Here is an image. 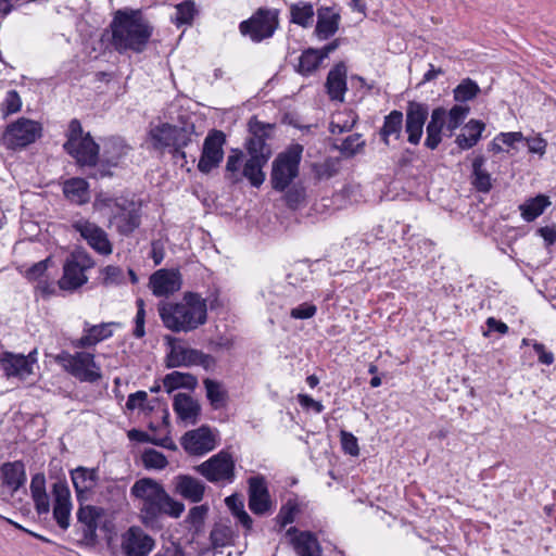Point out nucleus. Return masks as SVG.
<instances>
[{
    "label": "nucleus",
    "instance_id": "de8ad7c7",
    "mask_svg": "<svg viewBox=\"0 0 556 556\" xmlns=\"http://www.w3.org/2000/svg\"><path fill=\"white\" fill-rule=\"evenodd\" d=\"M365 146L366 141L362 139V135L353 134L343 139L340 146H336V149H338L344 157H353L363 152Z\"/></svg>",
    "mask_w": 556,
    "mask_h": 556
},
{
    "label": "nucleus",
    "instance_id": "ddd939ff",
    "mask_svg": "<svg viewBox=\"0 0 556 556\" xmlns=\"http://www.w3.org/2000/svg\"><path fill=\"white\" fill-rule=\"evenodd\" d=\"M226 135L222 130L212 129L204 139L202 153L198 163V169L208 174L219 166L224 159V144Z\"/></svg>",
    "mask_w": 556,
    "mask_h": 556
},
{
    "label": "nucleus",
    "instance_id": "412c9836",
    "mask_svg": "<svg viewBox=\"0 0 556 556\" xmlns=\"http://www.w3.org/2000/svg\"><path fill=\"white\" fill-rule=\"evenodd\" d=\"M31 353L27 356L23 354H14L12 352H3L0 355V370L7 378L25 379L33 372Z\"/></svg>",
    "mask_w": 556,
    "mask_h": 556
},
{
    "label": "nucleus",
    "instance_id": "4d7b16f0",
    "mask_svg": "<svg viewBox=\"0 0 556 556\" xmlns=\"http://www.w3.org/2000/svg\"><path fill=\"white\" fill-rule=\"evenodd\" d=\"M340 439L344 453L351 456H357L359 454L358 441L353 433L341 430Z\"/></svg>",
    "mask_w": 556,
    "mask_h": 556
},
{
    "label": "nucleus",
    "instance_id": "338daca9",
    "mask_svg": "<svg viewBox=\"0 0 556 556\" xmlns=\"http://www.w3.org/2000/svg\"><path fill=\"white\" fill-rule=\"evenodd\" d=\"M34 501L35 509L38 515H47L50 511V498L46 492L37 493L31 495Z\"/></svg>",
    "mask_w": 556,
    "mask_h": 556
},
{
    "label": "nucleus",
    "instance_id": "3c124183",
    "mask_svg": "<svg viewBox=\"0 0 556 556\" xmlns=\"http://www.w3.org/2000/svg\"><path fill=\"white\" fill-rule=\"evenodd\" d=\"M194 3L192 1H185L176 5V12L170 20L177 26L191 24L194 17Z\"/></svg>",
    "mask_w": 556,
    "mask_h": 556
},
{
    "label": "nucleus",
    "instance_id": "dca6fc26",
    "mask_svg": "<svg viewBox=\"0 0 556 556\" xmlns=\"http://www.w3.org/2000/svg\"><path fill=\"white\" fill-rule=\"evenodd\" d=\"M180 444L189 455L202 456L216 447L217 440L210 427L201 426L187 431L181 437Z\"/></svg>",
    "mask_w": 556,
    "mask_h": 556
},
{
    "label": "nucleus",
    "instance_id": "f704fd0d",
    "mask_svg": "<svg viewBox=\"0 0 556 556\" xmlns=\"http://www.w3.org/2000/svg\"><path fill=\"white\" fill-rule=\"evenodd\" d=\"M485 124L478 119H470L464 127L463 132L456 137L455 142L463 150L475 147L481 138Z\"/></svg>",
    "mask_w": 556,
    "mask_h": 556
},
{
    "label": "nucleus",
    "instance_id": "49530a36",
    "mask_svg": "<svg viewBox=\"0 0 556 556\" xmlns=\"http://www.w3.org/2000/svg\"><path fill=\"white\" fill-rule=\"evenodd\" d=\"M195 135V127L192 123H186L182 126L173 125L172 148H186Z\"/></svg>",
    "mask_w": 556,
    "mask_h": 556
},
{
    "label": "nucleus",
    "instance_id": "c85d7f7f",
    "mask_svg": "<svg viewBox=\"0 0 556 556\" xmlns=\"http://www.w3.org/2000/svg\"><path fill=\"white\" fill-rule=\"evenodd\" d=\"M71 478L77 495V500L81 502L85 500V494L92 491L97 485L99 477L97 469H89L79 466L71 470Z\"/></svg>",
    "mask_w": 556,
    "mask_h": 556
},
{
    "label": "nucleus",
    "instance_id": "e433bc0d",
    "mask_svg": "<svg viewBox=\"0 0 556 556\" xmlns=\"http://www.w3.org/2000/svg\"><path fill=\"white\" fill-rule=\"evenodd\" d=\"M403 128V113L397 110L391 111L383 118V125L379 130V135L384 144L389 146V138L394 136L395 139H400Z\"/></svg>",
    "mask_w": 556,
    "mask_h": 556
},
{
    "label": "nucleus",
    "instance_id": "a878e982",
    "mask_svg": "<svg viewBox=\"0 0 556 556\" xmlns=\"http://www.w3.org/2000/svg\"><path fill=\"white\" fill-rule=\"evenodd\" d=\"M102 509L96 506H80L77 510V521L81 526L83 539L87 544H94L97 541L98 519Z\"/></svg>",
    "mask_w": 556,
    "mask_h": 556
},
{
    "label": "nucleus",
    "instance_id": "5701e85b",
    "mask_svg": "<svg viewBox=\"0 0 556 556\" xmlns=\"http://www.w3.org/2000/svg\"><path fill=\"white\" fill-rule=\"evenodd\" d=\"M149 285L154 295L167 296L180 289V274L175 270L159 269L150 277Z\"/></svg>",
    "mask_w": 556,
    "mask_h": 556
},
{
    "label": "nucleus",
    "instance_id": "e2e57ef3",
    "mask_svg": "<svg viewBox=\"0 0 556 556\" xmlns=\"http://www.w3.org/2000/svg\"><path fill=\"white\" fill-rule=\"evenodd\" d=\"M308 269L305 264H296L292 270L288 274L287 279L290 285L298 286L305 281L308 276Z\"/></svg>",
    "mask_w": 556,
    "mask_h": 556
},
{
    "label": "nucleus",
    "instance_id": "f3484780",
    "mask_svg": "<svg viewBox=\"0 0 556 556\" xmlns=\"http://www.w3.org/2000/svg\"><path fill=\"white\" fill-rule=\"evenodd\" d=\"M428 115V104L417 101L407 102L405 132L407 134V141L409 143L417 146L420 142Z\"/></svg>",
    "mask_w": 556,
    "mask_h": 556
},
{
    "label": "nucleus",
    "instance_id": "7ed1b4c3",
    "mask_svg": "<svg viewBox=\"0 0 556 556\" xmlns=\"http://www.w3.org/2000/svg\"><path fill=\"white\" fill-rule=\"evenodd\" d=\"M165 328L179 332H191L207 320L206 301L200 294L187 292L180 302H161L157 306Z\"/></svg>",
    "mask_w": 556,
    "mask_h": 556
},
{
    "label": "nucleus",
    "instance_id": "6e6552de",
    "mask_svg": "<svg viewBox=\"0 0 556 556\" xmlns=\"http://www.w3.org/2000/svg\"><path fill=\"white\" fill-rule=\"evenodd\" d=\"M55 361L68 374L81 382H97L102 378L100 366L94 361V355L88 352L71 354L62 351L55 356Z\"/></svg>",
    "mask_w": 556,
    "mask_h": 556
},
{
    "label": "nucleus",
    "instance_id": "cd10ccee",
    "mask_svg": "<svg viewBox=\"0 0 556 556\" xmlns=\"http://www.w3.org/2000/svg\"><path fill=\"white\" fill-rule=\"evenodd\" d=\"M175 491L185 500L199 503L204 497L205 484L192 476L179 475L175 478Z\"/></svg>",
    "mask_w": 556,
    "mask_h": 556
},
{
    "label": "nucleus",
    "instance_id": "37998d69",
    "mask_svg": "<svg viewBox=\"0 0 556 556\" xmlns=\"http://www.w3.org/2000/svg\"><path fill=\"white\" fill-rule=\"evenodd\" d=\"M150 137L154 149L163 150L165 148H172L173 125L164 123L152 128L150 130Z\"/></svg>",
    "mask_w": 556,
    "mask_h": 556
},
{
    "label": "nucleus",
    "instance_id": "39448f33",
    "mask_svg": "<svg viewBox=\"0 0 556 556\" xmlns=\"http://www.w3.org/2000/svg\"><path fill=\"white\" fill-rule=\"evenodd\" d=\"M63 148L83 166L96 165L99 157V144L89 132H84L80 122L76 118L70 122L67 140Z\"/></svg>",
    "mask_w": 556,
    "mask_h": 556
},
{
    "label": "nucleus",
    "instance_id": "a19ab883",
    "mask_svg": "<svg viewBox=\"0 0 556 556\" xmlns=\"http://www.w3.org/2000/svg\"><path fill=\"white\" fill-rule=\"evenodd\" d=\"M548 204L549 201L544 195H538L533 199H530L519 206L521 216L525 220L532 222L543 214Z\"/></svg>",
    "mask_w": 556,
    "mask_h": 556
},
{
    "label": "nucleus",
    "instance_id": "13d9d810",
    "mask_svg": "<svg viewBox=\"0 0 556 556\" xmlns=\"http://www.w3.org/2000/svg\"><path fill=\"white\" fill-rule=\"evenodd\" d=\"M101 275L103 276V285L112 286L118 285L123 281V270L118 266L109 265L101 270Z\"/></svg>",
    "mask_w": 556,
    "mask_h": 556
},
{
    "label": "nucleus",
    "instance_id": "b1692460",
    "mask_svg": "<svg viewBox=\"0 0 556 556\" xmlns=\"http://www.w3.org/2000/svg\"><path fill=\"white\" fill-rule=\"evenodd\" d=\"M298 556H321V548L315 534L308 531H299L295 527L287 530Z\"/></svg>",
    "mask_w": 556,
    "mask_h": 556
},
{
    "label": "nucleus",
    "instance_id": "864d4df0",
    "mask_svg": "<svg viewBox=\"0 0 556 556\" xmlns=\"http://www.w3.org/2000/svg\"><path fill=\"white\" fill-rule=\"evenodd\" d=\"M479 86L471 79H465L454 89V99L466 102L473 99L479 92Z\"/></svg>",
    "mask_w": 556,
    "mask_h": 556
},
{
    "label": "nucleus",
    "instance_id": "9d476101",
    "mask_svg": "<svg viewBox=\"0 0 556 556\" xmlns=\"http://www.w3.org/2000/svg\"><path fill=\"white\" fill-rule=\"evenodd\" d=\"M167 342L170 346V350L166 357V366L168 368L174 367H191V366H202L205 370H210L216 365L215 358L205 354L204 352L187 348L178 344L179 341L177 338L167 337Z\"/></svg>",
    "mask_w": 556,
    "mask_h": 556
},
{
    "label": "nucleus",
    "instance_id": "c03bdc74",
    "mask_svg": "<svg viewBox=\"0 0 556 556\" xmlns=\"http://www.w3.org/2000/svg\"><path fill=\"white\" fill-rule=\"evenodd\" d=\"M320 64L321 63L319 61L317 50L314 48H308L304 50L300 55L296 71L304 76H308L313 74L320 66Z\"/></svg>",
    "mask_w": 556,
    "mask_h": 556
},
{
    "label": "nucleus",
    "instance_id": "6e6d98bb",
    "mask_svg": "<svg viewBox=\"0 0 556 556\" xmlns=\"http://www.w3.org/2000/svg\"><path fill=\"white\" fill-rule=\"evenodd\" d=\"M22 100L16 90H10L2 103V113L8 116L21 110Z\"/></svg>",
    "mask_w": 556,
    "mask_h": 556
},
{
    "label": "nucleus",
    "instance_id": "0e129e2a",
    "mask_svg": "<svg viewBox=\"0 0 556 556\" xmlns=\"http://www.w3.org/2000/svg\"><path fill=\"white\" fill-rule=\"evenodd\" d=\"M51 262V258L48 257L43 261H40L36 264H34L31 267H29L27 270H26V278L28 280H40L45 273L47 271L48 269V265L49 263Z\"/></svg>",
    "mask_w": 556,
    "mask_h": 556
},
{
    "label": "nucleus",
    "instance_id": "c9c22d12",
    "mask_svg": "<svg viewBox=\"0 0 556 556\" xmlns=\"http://www.w3.org/2000/svg\"><path fill=\"white\" fill-rule=\"evenodd\" d=\"M485 157L478 155L472 161L471 185L482 193H488L492 189V178L484 168Z\"/></svg>",
    "mask_w": 556,
    "mask_h": 556
},
{
    "label": "nucleus",
    "instance_id": "bb28decb",
    "mask_svg": "<svg viewBox=\"0 0 556 556\" xmlns=\"http://www.w3.org/2000/svg\"><path fill=\"white\" fill-rule=\"evenodd\" d=\"M447 111L444 108H435L432 110L430 121L426 127L425 146L430 150H435L442 141L443 129H446Z\"/></svg>",
    "mask_w": 556,
    "mask_h": 556
},
{
    "label": "nucleus",
    "instance_id": "4468645a",
    "mask_svg": "<svg viewBox=\"0 0 556 556\" xmlns=\"http://www.w3.org/2000/svg\"><path fill=\"white\" fill-rule=\"evenodd\" d=\"M72 228L99 254L109 255L112 253V243L108 233L97 224L79 218L72 223Z\"/></svg>",
    "mask_w": 556,
    "mask_h": 556
},
{
    "label": "nucleus",
    "instance_id": "393cba45",
    "mask_svg": "<svg viewBox=\"0 0 556 556\" xmlns=\"http://www.w3.org/2000/svg\"><path fill=\"white\" fill-rule=\"evenodd\" d=\"M341 15L332 7H320L317 10V23L315 35L319 40H327L332 37L339 29Z\"/></svg>",
    "mask_w": 556,
    "mask_h": 556
},
{
    "label": "nucleus",
    "instance_id": "052dcab7",
    "mask_svg": "<svg viewBox=\"0 0 556 556\" xmlns=\"http://www.w3.org/2000/svg\"><path fill=\"white\" fill-rule=\"evenodd\" d=\"M317 313V306L313 303L304 302L290 311V317L293 319H309Z\"/></svg>",
    "mask_w": 556,
    "mask_h": 556
},
{
    "label": "nucleus",
    "instance_id": "c756f323",
    "mask_svg": "<svg viewBox=\"0 0 556 556\" xmlns=\"http://www.w3.org/2000/svg\"><path fill=\"white\" fill-rule=\"evenodd\" d=\"M2 485L13 495L26 482L25 466L21 460L4 463L0 468Z\"/></svg>",
    "mask_w": 556,
    "mask_h": 556
},
{
    "label": "nucleus",
    "instance_id": "5fc2aeb1",
    "mask_svg": "<svg viewBox=\"0 0 556 556\" xmlns=\"http://www.w3.org/2000/svg\"><path fill=\"white\" fill-rule=\"evenodd\" d=\"M129 151V148L121 141L113 140L105 148L106 161L110 165L116 166L119 160L125 156Z\"/></svg>",
    "mask_w": 556,
    "mask_h": 556
},
{
    "label": "nucleus",
    "instance_id": "f257e3e1",
    "mask_svg": "<svg viewBox=\"0 0 556 556\" xmlns=\"http://www.w3.org/2000/svg\"><path fill=\"white\" fill-rule=\"evenodd\" d=\"M153 31L141 10L121 9L114 13L103 38L108 37L109 46L119 54H139L147 49Z\"/></svg>",
    "mask_w": 556,
    "mask_h": 556
},
{
    "label": "nucleus",
    "instance_id": "bf43d9fd",
    "mask_svg": "<svg viewBox=\"0 0 556 556\" xmlns=\"http://www.w3.org/2000/svg\"><path fill=\"white\" fill-rule=\"evenodd\" d=\"M313 169L318 179H329L338 172L337 164L332 160H326L320 164H314Z\"/></svg>",
    "mask_w": 556,
    "mask_h": 556
},
{
    "label": "nucleus",
    "instance_id": "4be33fe9",
    "mask_svg": "<svg viewBox=\"0 0 556 556\" xmlns=\"http://www.w3.org/2000/svg\"><path fill=\"white\" fill-rule=\"evenodd\" d=\"M116 323H101L99 325H91L88 321L84 323V334L72 341V346L75 349H86L98 344L99 342L112 337V326H117Z\"/></svg>",
    "mask_w": 556,
    "mask_h": 556
},
{
    "label": "nucleus",
    "instance_id": "1a4fd4ad",
    "mask_svg": "<svg viewBox=\"0 0 556 556\" xmlns=\"http://www.w3.org/2000/svg\"><path fill=\"white\" fill-rule=\"evenodd\" d=\"M194 470L215 484L232 483L236 478V466L231 454L220 451L207 460L194 467Z\"/></svg>",
    "mask_w": 556,
    "mask_h": 556
},
{
    "label": "nucleus",
    "instance_id": "4c0bfd02",
    "mask_svg": "<svg viewBox=\"0 0 556 556\" xmlns=\"http://www.w3.org/2000/svg\"><path fill=\"white\" fill-rule=\"evenodd\" d=\"M314 7L311 2L299 1L290 4V23L308 28L314 22Z\"/></svg>",
    "mask_w": 556,
    "mask_h": 556
},
{
    "label": "nucleus",
    "instance_id": "f8f14e48",
    "mask_svg": "<svg viewBox=\"0 0 556 556\" xmlns=\"http://www.w3.org/2000/svg\"><path fill=\"white\" fill-rule=\"evenodd\" d=\"M41 131L42 127L38 122L21 117L7 127L3 139L8 148L22 149L35 142Z\"/></svg>",
    "mask_w": 556,
    "mask_h": 556
},
{
    "label": "nucleus",
    "instance_id": "2eb2a0df",
    "mask_svg": "<svg viewBox=\"0 0 556 556\" xmlns=\"http://www.w3.org/2000/svg\"><path fill=\"white\" fill-rule=\"evenodd\" d=\"M154 546L155 540L139 526H131L122 534L124 556H149Z\"/></svg>",
    "mask_w": 556,
    "mask_h": 556
},
{
    "label": "nucleus",
    "instance_id": "774afa93",
    "mask_svg": "<svg viewBox=\"0 0 556 556\" xmlns=\"http://www.w3.org/2000/svg\"><path fill=\"white\" fill-rule=\"evenodd\" d=\"M154 556H186V554L180 545L172 543L167 546H162Z\"/></svg>",
    "mask_w": 556,
    "mask_h": 556
},
{
    "label": "nucleus",
    "instance_id": "603ef678",
    "mask_svg": "<svg viewBox=\"0 0 556 556\" xmlns=\"http://www.w3.org/2000/svg\"><path fill=\"white\" fill-rule=\"evenodd\" d=\"M142 463L147 469L156 470H162L168 465L166 456L154 448H148L143 452Z\"/></svg>",
    "mask_w": 556,
    "mask_h": 556
},
{
    "label": "nucleus",
    "instance_id": "aec40b11",
    "mask_svg": "<svg viewBox=\"0 0 556 556\" xmlns=\"http://www.w3.org/2000/svg\"><path fill=\"white\" fill-rule=\"evenodd\" d=\"M249 508L255 515H265L271 509V500L266 479L263 476H253L248 480Z\"/></svg>",
    "mask_w": 556,
    "mask_h": 556
},
{
    "label": "nucleus",
    "instance_id": "ea45409f",
    "mask_svg": "<svg viewBox=\"0 0 556 556\" xmlns=\"http://www.w3.org/2000/svg\"><path fill=\"white\" fill-rule=\"evenodd\" d=\"M203 384L206 391V397L214 409L224 407L228 400V393L224 386L216 380L205 378Z\"/></svg>",
    "mask_w": 556,
    "mask_h": 556
},
{
    "label": "nucleus",
    "instance_id": "a211bd4d",
    "mask_svg": "<svg viewBox=\"0 0 556 556\" xmlns=\"http://www.w3.org/2000/svg\"><path fill=\"white\" fill-rule=\"evenodd\" d=\"M250 137L247 140L245 148L250 157L256 155L257 157L265 156L270 159L271 149L266 143V139L269 136L271 125L264 124L255 118L249 122Z\"/></svg>",
    "mask_w": 556,
    "mask_h": 556
},
{
    "label": "nucleus",
    "instance_id": "7c9ffc66",
    "mask_svg": "<svg viewBox=\"0 0 556 556\" xmlns=\"http://www.w3.org/2000/svg\"><path fill=\"white\" fill-rule=\"evenodd\" d=\"M329 97L332 100L343 101L346 91V66L340 62L330 70L326 80Z\"/></svg>",
    "mask_w": 556,
    "mask_h": 556
},
{
    "label": "nucleus",
    "instance_id": "6ab92c4d",
    "mask_svg": "<svg viewBox=\"0 0 556 556\" xmlns=\"http://www.w3.org/2000/svg\"><path fill=\"white\" fill-rule=\"evenodd\" d=\"M53 518L62 530L70 527V518L72 510L71 491L64 480H59L52 485Z\"/></svg>",
    "mask_w": 556,
    "mask_h": 556
},
{
    "label": "nucleus",
    "instance_id": "0eeeda50",
    "mask_svg": "<svg viewBox=\"0 0 556 556\" xmlns=\"http://www.w3.org/2000/svg\"><path fill=\"white\" fill-rule=\"evenodd\" d=\"M278 28L279 10L270 8H258L248 20L239 24L240 34L255 43L271 38Z\"/></svg>",
    "mask_w": 556,
    "mask_h": 556
},
{
    "label": "nucleus",
    "instance_id": "58836bf2",
    "mask_svg": "<svg viewBox=\"0 0 556 556\" xmlns=\"http://www.w3.org/2000/svg\"><path fill=\"white\" fill-rule=\"evenodd\" d=\"M163 386L168 393L180 388L194 390L198 386V379L189 372L173 371L164 377Z\"/></svg>",
    "mask_w": 556,
    "mask_h": 556
},
{
    "label": "nucleus",
    "instance_id": "69168bd1",
    "mask_svg": "<svg viewBox=\"0 0 556 556\" xmlns=\"http://www.w3.org/2000/svg\"><path fill=\"white\" fill-rule=\"evenodd\" d=\"M286 191V202L288 206L291 208H296L299 204L304 200V189L294 186L291 188L289 187Z\"/></svg>",
    "mask_w": 556,
    "mask_h": 556
},
{
    "label": "nucleus",
    "instance_id": "09e8293b",
    "mask_svg": "<svg viewBox=\"0 0 556 556\" xmlns=\"http://www.w3.org/2000/svg\"><path fill=\"white\" fill-rule=\"evenodd\" d=\"M242 157L243 153L240 150H232V153L227 157L225 177L231 184H238L241 181L239 170L242 166Z\"/></svg>",
    "mask_w": 556,
    "mask_h": 556
},
{
    "label": "nucleus",
    "instance_id": "680f3d73",
    "mask_svg": "<svg viewBox=\"0 0 556 556\" xmlns=\"http://www.w3.org/2000/svg\"><path fill=\"white\" fill-rule=\"evenodd\" d=\"M296 513V505L289 501L287 504L281 506L277 515V521L280 523L281 527H286L287 525L292 523L294 521Z\"/></svg>",
    "mask_w": 556,
    "mask_h": 556
},
{
    "label": "nucleus",
    "instance_id": "9b49d317",
    "mask_svg": "<svg viewBox=\"0 0 556 556\" xmlns=\"http://www.w3.org/2000/svg\"><path fill=\"white\" fill-rule=\"evenodd\" d=\"M94 266L93 260L84 252L74 253L63 266V276L59 280L62 290H75L88 280L86 270Z\"/></svg>",
    "mask_w": 556,
    "mask_h": 556
},
{
    "label": "nucleus",
    "instance_id": "a18cd8bd",
    "mask_svg": "<svg viewBox=\"0 0 556 556\" xmlns=\"http://www.w3.org/2000/svg\"><path fill=\"white\" fill-rule=\"evenodd\" d=\"M208 514V506L207 505H198L190 508L186 519L185 523L189 526V529L193 531L194 534H199L202 532L205 519Z\"/></svg>",
    "mask_w": 556,
    "mask_h": 556
},
{
    "label": "nucleus",
    "instance_id": "423d86ee",
    "mask_svg": "<svg viewBox=\"0 0 556 556\" xmlns=\"http://www.w3.org/2000/svg\"><path fill=\"white\" fill-rule=\"evenodd\" d=\"M103 205L110 210L109 222L122 236L131 235L141 224L140 208L126 198H109Z\"/></svg>",
    "mask_w": 556,
    "mask_h": 556
},
{
    "label": "nucleus",
    "instance_id": "79ce46f5",
    "mask_svg": "<svg viewBox=\"0 0 556 556\" xmlns=\"http://www.w3.org/2000/svg\"><path fill=\"white\" fill-rule=\"evenodd\" d=\"M233 536L235 535L231 526L224 522L215 523L210 533L211 544L214 548L231 545L233 542Z\"/></svg>",
    "mask_w": 556,
    "mask_h": 556
},
{
    "label": "nucleus",
    "instance_id": "473e14b6",
    "mask_svg": "<svg viewBox=\"0 0 556 556\" xmlns=\"http://www.w3.org/2000/svg\"><path fill=\"white\" fill-rule=\"evenodd\" d=\"M63 193L72 203L83 205L89 202V185L84 178H71L63 184Z\"/></svg>",
    "mask_w": 556,
    "mask_h": 556
},
{
    "label": "nucleus",
    "instance_id": "20e7f679",
    "mask_svg": "<svg viewBox=\"0 0 556 556\" xmlns=\"http://www.w3.org/2000/svg\"><path fill=\"white\" fill-rule=\"evenodd\" d=\"M302 152V146L294 144L275 157L270 172V185L275 191L285 192L299 176Z\"/></svg>",
    "mask_w": 556,
    "mask_h": 556
},
{
    "label": "nucleus",
    "instance_id": "f03ea898",
    "mask_svg": "<svg viewBox=\"0 0 556 556\" xmlns=\"http://www.w3.org/2000/svg\"><path fill=\"white\" fill-rule=\"evenodd\" d=\"M130 495L140 501L139 518L149 528L157 527L163 515L179 518L185 510L184 503L174 500L151 478L137 480L130 488Z\"/></svg>",
    "mask_w": 556,
    "mask_h": 556
},
{
    "label": "nucleus",
    "instance_id": "72a5a7b5",
    "mask_svg": "<svg viewBox=\"0 0 556 556\" xmlns=\"http://www.w3.org/2000/svg\"><path fill=\"white\" fill-rule=\"evenodd\" d=\"M268 161L269 160L265 156H249V159L243 164L241 177L247 178L253 187H261L266 178V174L263 168L266 166Z\"/></svg>",
    "mask_w": 556,
    "mask_h": 556
},
{
    "label": "nucleus",
    "instance_id": "2f4dec72",
    "mask_svg": "<svg viewBox=\"0 0 556 556\" xmlns=\"http://www.w3.org/2000/svg\"><path fill=\"white\" fill-rule=\"evenodd\" d=\"M174 412L182 420L194 425L201 412L200 404L186 393H178L174 397Z\"/></svg>",
    "mask_w": 556,
    "mask_h": 556
},
{
    "label": "nucleus",
    "instance_id": "8fccbe9b",
    "mask_svg": "<svg viewBox=\"0 0 556 556\" xmlns=\"http://www.w3.org/2000/svg\"><path fill=\"white\" fill-rule=\"evenodd\" d=\"M469 114V106L456 104L448 112L446 117V130L448 131V136H452L453 132L463 124L467 115Z\"/></svg>",
    "mask_w": 556,
    "mask_h": 556
}]
</instances>
